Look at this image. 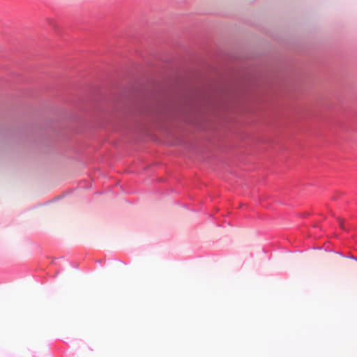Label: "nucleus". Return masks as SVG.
Listing matches in <instances>:
<instances>
[{"mask_svg":"<svg viewBox=\"0 0 357 357\" xmlns=\"http://www.w3.org/2000/svg\"><path fill=\"white\" fill-rule=\"evenodd\" d=\"M340 227L342 229H346L344 225H343V222L341 220H340Z\"/></svg>","mask_w":357,"mask_h":357,"instance_id":"f257e3e1","label":"nucleus"}]
</instances>
